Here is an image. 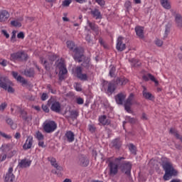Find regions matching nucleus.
<instances>
[{"label": "nucleus", "instance_id": "f257e3e1", "mask_svg": "<svg viewBox=\"0 0 182 182\" xmlns=\"http://www.w3.org/2000/svg\"><path fill=\"white\" fill-rule=\"evenodd\" d=\"M161 166L165 171V174L164 175V180L165 181L170 180V177H173V176H177V171L174 169L173 164H171V162L167 158L163 159Z\"/></svg>", "mask_w": 182, "mask_h": 182}, {"label": "nucleus", "instance_id": "f03ea898", "mask_svg": "<svg viewBox=\"0 0 182 182\" xmlns=\"http://www.w3.org/2000/svg\"><path fill=\"white\" fill-rule=\"evenodd\" d=\"M122 160H124V157L115 158L114 161H109L108 164L109 167V174L111 177L116 176L119 173V168H120V163Z\"/></svg>", "mask_w": 182, "mask_h": 182}, {"label": "nucleus", "instance_id": "7ed1b4c3", "mask_svg": "<svg viewBox=\"0 0 182 182\" xmlns=\"http://www.w3.org/2000/svg\"><path fill=\"white\" fill-rule=\"evenodd\" d=\"M67 47L70 50H72L74 53V59L79 63L82 62L83 60V53L82 52V50H80L79 48L75 47V43L72 41H67Z\"/></svg>", "mask_w": 182, "mask_h": 182}, {"label": "nucleus", "instance_id": "20e7f679", "mask_svg": "<svg viewBox=\"0 0 182 182\" xmlns=\"http://www.w3.org/2000/svg\"><path fill=\"white\" fill-rule=\"evenodd\" d=\"M56 129H58V124L53 120H46L43 124V129L45 133H53Z\"/></svg>", "mask_w": 182, "mask_h": 182}, {"label": "nucleus", "instance_id": "39448f33", "mask_svg": "<svg viewBox=\"0 0 182 182\" xmlns=\"http://www.w3.org/2000/svg\"><path fill=\"white\" fill-rule=\"evenodd\" d=\"M10 60H28V54L25 53L23 51H18L11 54Z\"/></svg>", "mask_w": 182, "mask_h": 182}, {"label": "nucleus", "instance_id": "423d86ee", "mask_svg": "<svg viewBox=\"0 0 182 182\" xmlns=\"http://www.w3.org/2000/svg\"><path fill=\"white\" fill-rule=\"evenodd\" d=\"M117 86V85H116V83H114V82L106 81L104 82L103 87L105 90L106 94L110 95L114 93Z\"/></svg>", "mask_w": 182, "mask_h": 182}, {"label": "nucleus", "instance_id": "0eeeda50", "mask_svg": "<svg viewBox=\"0 0 182 182\" xmlns=\"http://www.w3.org/2000/svg\"><path fill=\"white\" fill-rule=\"evenodd\" d=\"M132 163L127 161H122L119 164V168L123 173H125L127 176H130V173H132Z\"/></svg>", "mask_w": 182, "mask_h": 182}, {"label": "nucleus", "instance_id": "6e6552de", "mask_svg": "<svg viewBox=\"0 0 182 182\" xmlns=\"http://www.w3.org/2000/svg\"><path fill=\"white\" fill-rule=\"evenodd\" d=\"M56 68L60 70L59 80H63L65 79V75L68 73V69H66V65H65V63L63 62H59L57 63Z\"/></svg>", "mask_w": 182, "mask_h": 182}, {"label": "nucleus", "instance_id": "1a4fd4ad", "mask_svg": "<svg viewBox=\"0 0 182 182\" xmlns=\"http://www.w3.org/2000/svg\"><path fill=\"white\" fill-rule=\"evenodd\" d=\"M134 100V95L131 93L127 100L124 102V109L128 113H132V106L133 105V101Z\"/></svg>", "mask_w": 182, "mask_h": 182}, {"label": "nucleus", "instance_id": "9d476101", "mask_svg": "<svg viewBox=\"0 0 182 182\" xmlns=\"http://www.w3.org/2000/svg\"><path fill=\"white\" fill-rule=\"evenodd\" d=\"M75 73L80 80L86 81L88 79L87 74L82 73V67L77 66L75 68Z\"/></svg>", "mask_w": 182, "mask_h": 182}, {"label": "nucleus", "instance_id": "9b49d317", "mask_svg": "<svg viewBox=\"0 0 182 182\" xmlns=\"http://www.w3.org/2000/svg\"><path fill=\"white\" fill-rule=\"evenodd\" d=\"M15 180V175H14V168L10 167L4 176L5 182H14Z\"/></svg>", "mask_w": 182, "mask_h": 182}, {"label": "nucleus", "instance_id": "f8f14e48", "mask_svg": "<svg viewBox=\"0 0 182 182\" xmlns=\"http://www.w3.org/2000/svg\"><path fill=\"white\" fill-rule=\"evenodd\" d=\"M11 14L6 10H0V22L1 23H6L9 19Z\"/></svg>", "mask_w": 182, "mask_h": 182}, {"label": "nucleus", "instance_id": "ddd939ff", "mask_svg": "<svg viewBox=\"0 0 182 182\" xmlns=\"http://www.w3.org/2000/svg\"><path fill=\"white\" fill-rule=\"evenodd\" d=\"M51 103L50 110L55 112V113H59L60 112V103L58 101L48 100V105Z\"/></svg>", "mask_w": 182, "mask_h": 182}, {"label": "nucleus", "instance_id": "4468645a", "mask_svg": "<svg viewBox=\"0 0 182 182\" xmlns=\"http://www.w3.org/2000/svg\"><path fill=\"white\" fill-rule=\"evenodd\" d=\"M123 41H124V38L122 36H119L117 40V50L119 52H123L126 49V44L123 43Z\"/></svg>", "mask_w": 182, "mask_h": 182}, {"label": "nucleus", "instance_id": "2eb2a0df", "mask_svg": "<svg viewBox=\"0 0 182 182\" xmlns=\"http://www.w3.org/2000/svg\"><path fill=\"white\" fill-rule=\"evenodd\" d=\"M77 163L78 165L80 166L81 167H87V166H89L90 163V161L87 156H81L79 157Z\"/></svg>", "mask_w": 182, "mask_h": 182}, {"label": "nucleus", "instance_id": "dca6fc26", "mask_svg": "<svg viewBox=\"0 0 182 182\" xmlns=\"http://www.w3.org/2000/svg\"><path fill=\"white\" fill-rule=\"evenodd\" d=\"M33 144V136H28L26 142L23 145V150H29V149H32V146Z\"/></svg>", "mask_w": 182, "mask_h": 182}, {"label": "nucleus", "instance_id": "f3484780", "mask_svg": "<svg viewBox=\"0 0 182 182\" xmlns=\"http://www.w3.org/2000/svg\"><path fill=\"white\" fill-rule=\"evenodd\" d=\"M122 144L123 141H122V139H120V138H117L111 141L109 146L112 148L119 150V149L122 147Z\"/></svg>", "mask_w": 182, "mask_h": 182}, {"label": "nucleus", "instance_id": "a211bd4d", "mask_svg": "<svg viewBox=\"0 0 182 182\" xmlns=\"http://www.w3.org/2000/svg\"><path fill=\"white\" fill-rule=\"evenodd\" d=\"M116 86H124L129 82V80L126 77H118L114 81Z\"/></svg>", "mask_w": 182, "mask_h": 182}, {"label": "nucleus", "instance_id": "6ab92c4d", "mask_svg": "<svg viewBox=\"0 0 182 182\" xmlns=\"http://www.w3.org/2000/svg\"><path fill=\"white\" fill-rule=\"evenodd\" d=\"M64 140H67L68 143L75 141V134L72 131H67L64 136Z\"/></svg>", "mask_w": 182, "mask_h": 182}, {"label": "nucleus", "instance_id": "aec40b11", "mask_svg": "<svg viewBox=\"0 0 182 182\" xmlns=\"http://www.w3.org/2000/svg\"><path fill=\"white\" fill-rule=\"evenodd\" d=\"M11 81L6 77H0V87L2 89H7V86H9Z\"/></svg>", "mask_w": 182, "mask_h": 182}, {"label": "nucleus", "instance_id": "412c9836", "mask_svg": "<svg viewBox=\"0 0 182 182\" xmlns=\"http://www.w3.org/2000/svg\"><path fill=\"white\" fill-rule=\"evenodd\" d=\"M98 121L102 126H109L110 124V119H107L106 115H101L98 118Z\"/></svg>", "mask_w": 182, "mask_h": 182}, {"label": "nucleus", "instance_id": "4be33fe9", "mask_svg": "<svg viewBox=\"0 0 182 182\" xmlns=\"http://www.w3.org/2000/svg\"><path fill=\"white\" fill-rule=\"evenodd\" d=\"M142 79H144L145 82H149V80H151V82H155V85H159V81L156 80V77L150 73L143 75Z\"/></svg>", "mask_w": 182, "mask_h": 182}, {"label": "nucleus", "instance_id": "5701e85b", "mask_svg": "<svg viewBox=\"0 0 182 182\" xmlns=\"http://www.w3.org/2000/svg\"><path fill=\"white\" fill-rule=\"evenodd\" d=\"M135 32L140 39L144 38V28L140 26H137L135 28Z\"/></svg>", "mask_w": 182, "mask_h": 182}, {"label": "nucleus", "instance_id": "b1692460", "mask_svg": "<svg viewBox=\"0 0 182 182\" xmlns=\"http://www.w3.org/2000/svg\"><path fill=\"white\" fill-rule=\"evenodd\" d=\"M48 161H50L51 166H53V167H55L56 170H60V171H62V170H63V168L58 164L56 159L53 157H50L48 158Z\"/></svg>", "mask_w": 182, "mask_h": 182}, {"label": "nucleus", "instance_id": "393cba45", "mask_svg": "<svg viewBox=\"0 0 182 182\" xmlns=\"http://www.w3.org/2000/svg\"><path fill=\"white\" fill-rule=\"evenodd\" d=\"M125 99H126V95L123 92L119 93L115 97V100H116L117 105H123V102H124Z\"/></svg>", "mask_w": 182, "mask_h": 182}, {"label": "nucleus", "instance_id": "a878e982", "mask_svg": "<svg viewBox=\"0 0 182 182\" xmlns=\"http://www.w3.org/2000/svg\"><path fill=\"white\" fill-rule=\"evenodd\" d=\"M90 14L92 15V17L95 18V19H102V13L97 9L91 10Z\"/></svg>", "mask_w": 182, "mask_h": 182}, {"label": "nucleus", "instance_id": "bb28decb", "mask_svg": "<svg viewBox=\"0 0 182 182\" xmlns=\"http://www.w3.org/2000/svg\"><path fill=\"white\" fill-rule=\"evenodd\" d=\"M88 26H90V29L95 32V35H99V26L96 25L95 23L90 22L89 20L87 22Z\"/></svg>", "mask_w": 182, "mask_h": 182}, {"label": "nucleus", "instance_id": "cd10ccee", "mask_svg": "<svg viewBox=\"0 0 182 182\" xmlns=\"http://www.w3.org/2000/svg\"><path fill=\"white\" fill-rule=\"evenodd\" d=\"M40 62L42 63V65H43L46 70H49V69H50L52 63H49L47 60H45L43 57H40Z\"/></svg>", "mask_w": 182, "mask_h": 182}, {"label": "nucleus", "instance_id": "c85d7f7f", "mask_svg": "<svg viewBox=\"0 0 182 182\" xmlns=\"http://www.w3.org/2000/svg\"><path fill=\"white\" fill-rule=\"evenodd\" d=\"M18 166L21 168H26V167H29L31 166V161L28 159H22L18 164Z\"/></svg>", "mask_w": 182, "mask_h": 182}, {"label": "nucleus", "instance_id": "c756f323", "mask_svg": "<svg viewBox=\"0 0 182 182\" xmlns=\"http://www.w3.org/2000/svg\"><path fill=\"white\" fill-rule=\"evenodd\" d=\"M175 22L178 28H182V16L181 14H176L175 16Z\"/></svg>", "mask_w": 182, "mask_h": 182}, {"label": "nucleus", "instance_id": "7c9ffc66", "mask_svg": "<svg viewBox=\"0 0 182 182\" xmlns=\"http://www.w3.org/2000/svg\"><path fill=\"white\" fill-rule=\"evenodd\" d=\"M143 97L144 99H146V100H153L154 99V97L153 95L147 91H146V88H144V90L142 92Z\"/></svg>", "mask_w": 182, "mask_h": 182}, {"label": "nucleus", "instance_id": "2f4dec72", "mask_svg": "<svg viewBox=\"0 0 182 182\" xmlns=\"http://www.w3.org/2000/svg\"><path fill=\"white\" fill-rule=\"evenodd\" d=\"M1 151H2L3 154H6V153H9L11 150V145L8 144H4L0 147Z\"/></svg>", "mask_w": 182, "mask_h": 182}, {"label": "nucleus", "instance_id": "473e14b6", "mask_svg": "<svg viewBox=\"0 0 182 182\" xmlns=\"http://www.w3.org/2000/svg\"><path fill=\"white\" fill-rule=\"evenodd\" d=\"M161 5L164 9H171V4L168 0H161Z\"/></svg>", "mask_w": 182, "mask_h": 182}, {"label": "nucleus", "instance_id": "72a5a7b5", "mask_svg": "<svg viewBox=\"0 0 182 182\" xmlns=\"http://www.w3.org/2000/svg\"><path fill=\"white\" fill-rule=\"evenodd\" d=\"M24 75L28 77H33V76H34L35 75V70H33V68L25 70Z\"/></svg>", "mask_w": 182, "mask_h": 182}, {"label": "nucleus", "instance_id": "f704fd0d", "mask_svg": "<svg viewBox=\"0 0 182 182\" xmlns=\"http://www.w3.org/2000/svg\"><path fill=\"white\" fill-rule=\"evenodd\" d=\"M6 123H7V124H9V126H10L11 129H16V125L15 124V123H14V121L12 120V119L8 117H6Z\"/></svg>", "mask_w": 182, "mask_h": 182}, {"label": "nucleus", "instance_id": "c9c22d12", "mask_svg": "<svg viewBox=\"0 0 182 182\" xmlns=\"http://www.w3.org/2000/svg\"><path fill=\"white\" fill-rule=\"evenodd\" d=\"M170 134H173V136H175L176 139H180V134H178V132L176 131L174 128H171L169 130Z\"/></svg>", "mask_w": 182, "mask_h": 182}, {"label": "nucleus", "instance_id": "e433bc0d", "mask_svg": "<svg viewBox=\"0 0 182 182\" xmlns=\"http://www.w3.org/2000/svg\"><path fill=\"white\" fill-rule=\"evenodd\" d=\"M129 62L132 63V66H140L141 63L139 62V60L132 58L129 60Z\"/></svg>", "mask_w": 182, "mask_h": 182}, {"label": "nucleus", "instance_id": "4c0bfd02", "mask_svg": "<svg viewBox=\"0 0 182 182\" xmlns=\"http://www.w3.org/2000/svg\"><path fill=\"white\" fill-rule=\"evenodd\" d=\"M36 137L37 140H38V141H42V140H43V139H45L43 134H42V132H41L39 131H38L36 132Z\"/></svg>", "mask_w": 182, "mask_h": 182}, {"label": "nucleus", "instance_id": "58836bf2", "mask_svg": "<svg viewBox=\"0 0 182 182\" xmlns=\"http://www.w3.org/2000/svg\"><path fill=\"white\" fill-rule=\"evenodd\" d=\"M17 82H20V83H22V85H26L28 83V81L23 78V77L18 75L16 79Z\"/></svg>", "mask_w": 182, "mask_h": 182}, {"label": "nucleus", "instance_id": "ea45409f", "mask_svg": "<svg viewBox=\"0 0 182 182\" xmlns=\"http://www.w3.org/2000/svg\"><path fill=\"white\" fill-rule=\"evenodd\" d=\"M48 58L49 59V60H50V62H55V60H56V59H58V55L56 54H49L48 55Z\"/></svg>", "mask_w": 182, "mask_h": 182}, {"label": "nucleus", "instance_id": "a19ab883", "mask_svg": "<svg viewBox=\"0 0 182 182\" xmlns=\"http://www.w3.org/2000/svg\"><path fill=\"white\" fill-rule=\"evenodd\" d=\"M114 73H116V68L114 66H111L109 75L111 77H114Z\"/></svg>", "mask_w": 182, "mask_h": 182}, {"label": "nucleus", "instance_id": "79ce46f5", "mask_svg": "<svg viewBox=\"0 0 182 182\" xmlns=\"http://www.w3.org/2000/svg\"><path fill=\"white\" fill-rule=\"evenodd\" d=\"M11 24L12 25V26H15L16 28H21V26H22L21 22L17 21H11Z\"/></svg>", "mask_w": 182, "mask_h": 182}, {"label": "nucleus", "instance_id": "37998d69", "mask_svg": "<svg viewBox=\"0 0 182 182\" xmlns=\"http://www.w3.org/2000/svg\"><path fill=\"white\" fill-rule=\"evenodd\" d=\"M70 116L73 119H77V116H79V113H77V111H70Z\"/></svg>", "mask_w": 182, "mask_h": 182}, {"label": "nucleus", "instance_id": "c03bdc74", "mask_svg": "<svg viewBox=\"0 0 182 182\" xmlns=\"http://www.w3.org/2000/svg\"><path fill=\"white\" fill-rule=\"evenodd\" d=\"M88 130L90 133H95L96 132V127L95 124H89L88 125Z\"/></svg>", "mask_w": 182, "mask_h": 182}, {"label": "nucleus", "instance_id": "a18cd8bd", "mask_svg": "<svg viewBox=\"0 0 182 182\" xmlns=\"http://www.w3.org/2000/svg\"><path fill=\"white\" fill-rule=\"evenodd\" d=\"M129 149L132 154H136V146L133 144H129Z\"/></svg>", "mask_w": 182, "mask_h": 182}, {"label": "nucleus", "instance_id": "49530a36", "mask_svg": "<svg viewBox=\"0 0 182 182\" xmlns=\"http://www.w3.org/2000/svg\"><path fill=\"white\" fill-rule=\"evenodd\" d=\"M74 87L77 92H82V85L80 83H75Z\"/></svg>", "mask_w": 182, "mask_h": 182}, {"label": "nucleus", "instance_id": "de8ad7c7", "mask_svg": "<svg viewBox=\"0 0 182 182\" xmlns=\"http://www.w3.org/2000/svg\"><path fill=\"white\" fill-rule=\"evenodd\" d=\"M72 4V0H64L63 1V6H69Z\"/></svg>", "mask_w": 182, "mask_h": 182}, {"label": "nucleus", "instance_id": "09e8293b", "mask_svg": "<svg viewBox=\"0 0 182 182\" xmlns=\"http://www.w3.org/2000/svg\"><path fill=\"white\" fill-rule=\"evenodd\" d=\"M0 136H1L2 137H4V139H12V136L11 135H8L2 132H0Z\"/></svg>", "mask_w": 182, "mask_h": 182}, {"label": "nucleus", "instance_id": "8fccbe9b", "mask_svg": "<svg viewBox=\"0 0 182 182\" xmlns=\"http://www.w3.org/2000/svg\"><path fill=\"white\" fill-rule=\"evenodd\" d=\"M6 106H8V104L6 102H3L0 105V112H4L5 109H6Z\"/></svg>", "mask_w": 182, "mask_h": 182}, {"label": "nucleus", "instance_id": "3c124183", "mask_svg": "<svg viewBox=\"0 0 182 182\" xmlns=\"http://www.w3.org/2000/svg\"><path fill=\"white\" fill-rule=\"evenodd\" d=\"M124 6L126 8V9H127V11H129V9H132V2L127 1L125 2L124 4Z\"/></svg>", "mask_w": 182, "mask_h": 182}, {"label": "nucleus", "instance_id": "603ef678", "mask_svg": "<svg viewBox=\"0 0 182 182\" xmlns=\"http://www.w3.org/2000/svg\"><path fill=\"white\" fill-rule=\"evenodd\" d=\"M126 120H127V122H129V123H132V124L136 123V119L132 118L130 117H127Z\"/></svg>", "mask_w": 182, "mask_h": 182}, {"label": "nucleus", "instance_id": "864d4df0", "mask_svg": "<svg viewBox=\"0 0 182 182\" xmlns=\"http://www.w3.org/2000/svg\"><path fill=\"white\" fill-rule=\"evenodd\" d=\"M155 44L156 45V46L161 47L163 46V41L160 39H156L155 41Z\"/></svg>", "mask_w": 182, "mask_h": 182}, {"label": "nucleus", "instance_id": "5fc2aeb1", "mask_svg": "<svg viewBox=\"0 0 182 182\" xmlns=\"http://www.w3.org/2000/svg\"><path fill=\"white\" fill-rule=\"evenodd\" d=\"M76 102H77V105H83V103H85V100L82 97L77 98Z\"/></svg>", "mask_w": 182, "mask_h": 182}, {"label": "nucleus", "instance_id": "6e6d98bb", "mask_svg": "<svg viewBox=\"0 0 182 182\" xmlns=\"http://www.w3.org/2000/svg\"><path fill=\"white\" fill-rule=\"evenodd\" d=\"M48 97H49V96H48V94L43 92L41 95V100H43V102H45V100H46Z\"/></svg>", "mask_w": 182, "mask_h": 182}, {"label": "nucleus", "instance_id": "4d7b16f0", "mask_svg": "<svg viewBox=\"0 0 182 182\" xmlns=\"http://www.w3.org/2000/svg\"><path fill=\"white\" fill-rule=\"evenodd\" d=\"M95 2H97V4H98V5L100 6H105V0H95Z\"/></svg>", "mask_w": 182, "mask_h": 182}, {"label": "nucleus", "instance_id": "13d9d810", "mask_svg": "<svg viewBox=\"0 0 182 182\" xmlns=\"http://www.w3.org/2000/svg\"><path fill=\"white\" fill-rule=\"evenodd\" d=\"M42 109L46 113H49V107H48V105H43Z\"/></svg>", "mask_w": 182, "mask_h": 182}, {"label": "nucleus", "instance_id": "bf43d9fd", "mask_svg": "<svg viewBox=\"0 0 182 182\" xmlns=\"http://www.w3.org/2000/svg\"><path fill=\"white\" fill-rule=\"evenodd\" d=\"M17 38L18 39H23L25 38V34L23 33V32H20L18 33Z\"/></svg>", "mask_w": 182, "mask_h": 182}, {"label": "nucleus", "instance_id": "052dcab7", "mask_svg": "<svg viewBox=\"0 0 182 182\" xmlns=\"http://www.w3.org/2000/svg\"><path fill=\"white\" fill-rule=\"evenodd\" d=\"M4 90H7V92H9V93H14V88H12V87L9 86H7V88L6 89H4Z\"/></svg>", "mask_w": 182, "mask_h": 182}, {"label": "nucleus", "instance_id": "680f3d73", "mask_svg": "<svg viewBox=\"0 0 182 182\" xmlns=\"http://www.w3.org/2000/svg\"><path fill=\"white\" fill-rule=\"evenodd\" d=\"M38 146L39 147H42L43 149H45V147H46L43 141H38Z\"/></svg>", "mask_w": 182, "mask_h": 182}, {"label": "nucleus", "instance_id": "e2e57ef3", "mask_svg": "<svg viewBox=\"0 0 182 182\" xmlns=\"http://www.w3.org/2000/svg\"><path fill=\"white\" fill-rule=\"evenodd\" d=\"M15 38H16V31H14L12 32V36H11V41H13V42H15Z\"/></svg>", "mask_w": 182, "mask_h": 182}, {"label": "nucleus", "instance_id": "0e129e2a", "mask_svg": "<svg viewBox=\"0 0 182 182\" xmlns=\"http://www.w3.org/2000/svg\"><path fill=\"white\" fill-rule=\"evenodd\" d=\"M1 33H3V35H4L7 39L9 38V34L6 30H2Z\"/></svg>", "mask_w": 182, "mask_h": 182}, {"label": "nucleus", "instance_id": "69168bd1", "mask_svg": "<svg viewBox=\"0 0 182 182\" xmlns=\"http://www.w3.org/2000/svg\"><path fill=\"white\" fill-rule=\"evenodd\" d=\"M47 89L48 90V92H50V93H55L53 92V89H52V85H50V84L47 85Z\"/></svg>", "mask_w": 182, "mask_h": 182}, {"label": "nucleus", "instance_id": "338daca9", "mask_svg": "<svg viewBox=\"0 0 182 182\" xmlns=\"http://www.w3.org/2000/svg\"><path fill=\"white\" fill-rule=\"evenodd\" d=\"M0 160L1 161H4V160H6V154H3L1 156Z\"/></svg>", "mask_w": 182, "mask_h": 182}, {"label": "nucleus", "instance_id": "774afa93", "mask_svg": "<svg viewBox=\"0 0 182 182\" xmlns=\"http://www.w3.org/2000/svg\"><path fill=\"white\" fill-rule=\"evenodd\" d=\"M6 63H7L6 60H3L1 62H0V65L4 67L6 66Z\"/></svg>", "mask_w": 182, "mask_h": 182}]
</instances>
